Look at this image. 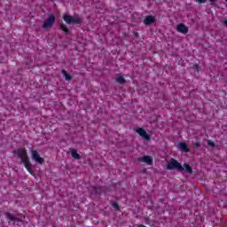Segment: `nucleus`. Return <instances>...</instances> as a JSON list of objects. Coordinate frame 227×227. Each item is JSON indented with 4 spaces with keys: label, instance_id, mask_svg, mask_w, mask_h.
Returning a JSON list of instances; mask_svg holds the SVG:
<instances>
[{
    "label": "nucleus",
    "instance_id": "16",
    "mask_svg": "<svg viewBox=\"0 0 227 227\" xmlns=\"http://www.w3.org/2000/svg\"><path fill=\"white\" fill-rule=\"evenodd\" d=\"M184 169H185L186 173H189V175H192V168L188 163H184L183 166Z\"/></svg>",
    "mask_w": 227,
    "mask_h": 227
},
{
    "label": "nucleus",
    "instance_id": "22",
    "mask_svg": "<svg viewBox=\"0 0 227 227\" xmlns=\"http://www.w3.org/2000/svg\"><path fill=\"white\" fill-rule=\"evenodd\" d=\"M194 145H195V148H200V143H195Z\"/></svg>",
    "mask_w": 227,
    "mask_h": 227
},
{
    "label": "nucleus",
    "instance_id": "7",
    "mask_svg": "<svg viewBox=\"0 0 227 227\" xmlns=\"http://www.w3.org/2000/svg\"><path fill=\"white\" fill-rule=\"evenodd\" d=\"M137 134H139V136H141V137L145 139V141H150L151 139L150 135H148L146 130H145L143 128L137 129Z\"/></svg>",
    "mask_w": 227,
    "mask_h": 227
},
{
    "label": "nucleus",
    "instance_id": "14",
    "mask_svg": "<svg viewBox=\"0 0 227 227\" xmlns=\"http://www.w3.org/2000/svg\"><path fill=\"white\" fill-rule=\"evenodd\" d=\"M61 74L62 75H64L66 81H72V75H70V74H67V70L62 69Z\"/></svg>",
    "mask_w": 227,
    "mask_h": 227
},
{
    "label": "nucleus",
    "instance_id": "24",
    "mask_svg": "<svg viewBox=\"0 0 227 227\" xmlns=\"http://www.w3.org/2000/svg\"><path fill=\"white\" fill-rule=\"evenodd\" d=\"M135 36H136V38H138L139 37V34L136 33Z\"/></svg>",
    "mask_w": 227,
    "mask_h": 227
},
{
    "label": "nucleus",
    "instance_id": "11",
    "mask_svg": "<svg viewBox=\"0 0 227 227\" xmlns=\"http://www.w3.org/2000/svg\"><path fill=\"white\" fill-rule=\"evenodd\" d=\"M178 149L182 150L183 152H189V147H187V145L185 143L180 142L178 144Z\"/></svg>",
    "mask_w": 227,
    "mask_h": 227
},
{
    "label": "nucleus",
    "instance_id": "20",
    "mask_svg": "<svg viewBox=\"0 0 227 227\" xmlns=\"http://www.w3.org/2000/svg\"><path fill=\"white\" fill-rule=\"evenodd\" d=\"M192 68H193V70H196L197 72L200 71V66L198 64L193 65Z\"/></svg>",
    "mask_w": 227,
    "mask_h": 227
},
{
    "label": "nucleus",
    "instance_id": "17",
    "mask_svg": "<svg viewBox=\"0 0 227 227\" xmlns=\"http://www.w3.org/2000/svg\"><path fill=\"white\" fill-rule=\"evenodd\" d=\"M116 82H118L119 84H125V82H127V81L125 80V78L123 76H118L115 79Z\"/></svg>",
    "mask_w": 227,
    "mask_h": 227
},
{
    "label": "nucleus",
    "instance_id": "6",
    "mask_svg": "<svg viewBox=\"0 0 227 227\" xmlns=\"http://www.w3.org/2000/svg\"><path fill=\"white\" fill-rule=\"evenodd\" d=\"M138 162H145V164H148L149 166H152L153 164V158L152 156H144L137 158Z\"/></svg>",
    "mask_w": 227,
    "mask_h": 227
},
{
    "label": "nucleus",
    "instance_id": "9",
    "mask_svg": "<svg viewBox=\"0 0 227 227\" xmlns=\"http://www.w3.org/2000/svg\"><path fill=\"white\" fill-rule=\"evenodd\" d=\"M4 215L10 221H17L18 223H22V220L20 218L16 217L13 214L10 212L4 213Z\"/></svg>",
    "mask_w": 227,
    "mask_h": 227
},
{
    "label": "nucleus",
    "instance_id": "13",
    "mask_svg": "<svg viewBox=\"0 0 227 227\" xmlns=\"http://www.w3.org/2000/svg\"><path fill=\"white\" fill-rule=\"evenodd\" d=\"M71 155L73 159H76L77 160L81 159V154L77 153V149H73L71 151Z\"/></svg>",
    "mask_w": 227,
    "mask_h": 227
},
{
    "label": "nucleus",
    "instance_id": "2",
    "mask_svg": "<svg viewBox=\"0 0 227 227\" xmlns=\"http://www.w3.org/2000/svg\"><path fill=\"white\" fill-rule=\"evenodd\" d=\"M14 157L20 159V164L27 162L29 160V156L27 155V150L26 148H18L12 151Z\"/></svg>",
    "mask_w": 227,
    "mask_h": 227
},
{
    "label": "nucleus",
    "instance_id": "1",
    "mask_svg": "<svg viewBox=\"0 0 227 227\" xmlns=\"http://www.w3.org/2000/svg\"><path fill=\"white\" fill-rule=\"evenodd\" d=\"M63 20L66 24L73 25V26H81L82 24V17L79 16V14H74V16L69 14L63 15Z\"/></svg>",
    "mask_w": 227,
    "mask_h": 227
},
{
    "label": "nucleus",
    "instance_id": "12",
    "mask_svg": "<svg viewBox=\"0 0 227 227\" xmlns=\"http://www.w3.org/2000/svg\"><path fill=\"white\" fill-rule=\"evenodd\" d=\"M25 168L27 169L28 173H30V175H33V169L31 168V161H29V160L27 161H25L24 163Z\"/></svg>",
    "mask_w": 227,
    "mask_h": 227
},
{
    "label": "nucleus",
    "instance_id": "21",
    "mask_svg": "<svg viewBox=\"0 0 227 227\" xmlns=\"http://www.w3.org/2000/svg\"><path fill=\"white\" fill-rule=\"evenodd\" d=\"M196 3H199L200 4H203V3H207V0H195Z\"/></svg>",
    "mask_w": 227,
    "mask_h": 227
},
{
    "label": "nucleus",
    "instance_id": "18",
    "mask_svg": "<svg viewBox=\"0 0 227 227\" xmlns=\"http://www.w3.org/2000/svg\"><path fill=\"white\" fill-rule=\"evenodd\" d=\"M111 205H112L113 208H114L115 210H120V205H118L117 202H114L112 200Z\"/></svg>",
    "mask_w": 227,
    "mask_h": 227
},
{
    "label": "nucleus",
    "instance_id": "5",
    "mask_svg": "<svg viewBox=\"0 0 227 227\" xmlns=\"http://www.w3.org/2000/svg\"><path fill=\"white\" fill-rule=\"evenodd\" d=\"M31 155H32V160L36 162V164H43L45 162V160L40 156V153H38V151L36 150H31Z\"/></svg>",
    "mask_w": 227,
    "mask_h": 227
},
{
    "label": "nucleus",
    "instance_id": "19",
    "mask_svg": "<svg viewBox=\"0 0 227 227\" xmlns=\"http://www.w3.org/2000/svg\"><path fill=\"white\" fill-rule=\"evenodd\" d=\"M207 145L208 146H212L213 148L214 146H215V144L212 140H207Z\"/></svg>",
    "mask_w": 227,
    "mask_h": 227
},
{
    "label": "nucleus",
    "instance_id": "10",
    "mask_svg": "<svg viewBox=\"0 0 227 227\" xmlns=\"http://www.w3.org/2000/svg\"><path fill=\"white\" fill-rule=\"evenodd\" d=\"M155 22V17L149 15L146 16L144 20V24L145 26H151V24H153Z\"/></svg>",
    "mask_w": 227,
    "mask_h": 227
},
{
    "label": "nucleus",
    "instance_id": "23",
    "mask_svg": "<svg viewBox=\"0 0 227 227\" xmlns=\"http://www.w3.org/2000/svg\"><path fill=\"white\" fill-rule=\"evenodd\" d=\"M217 0H208L209 3H215Z\"/></svg>",
    "mask_w": 227,
    "mask_h": 227
},
{
    "label": "nucleus",
    "instance_id": "3",
    "mask_svg": "<svg viewBox=\"0 0 227 227\" xmlns=\"http://www.w3.org/2000/svg\"><path fill=\"white\" fill-rule=\"evenodd\" d=\"M166 169H168V170L176 169V171H179L180 173L184 171V168L182 164H180V162H178L176 160L173 158L168 163Z\"/></svg>",
    "mask_w": 227,
    "mask_h": 227
},
{
    "label": "nucleus",
    "instance_id": "25",
    "mask_svg": "<svg viewBox=\"0 0 227 227\" xmlns=\"http://www.w3.org/2000/svg\"><path fill=\"white\" fill-rule=\"evenodd\" d=\"M153 123H155V120H153Z\"/></svg>",
    "mask_w": 227,
    "mask_h": 227
},
{
    "label": "nucleus",
    "instance_id": "4",
    "mask_svg": "<svg viewBox=\"0 0 227 227\" xmlns=\"http://www.w3.org/2000/svg\"><path fill=\"white\" fill-rule=\"evenodd\" d=\"M54 22H56V16H54V14H50L48 19L44 21L43 28L49 29L52 27Z\"/></svg>",
    "mask_w": 227,
    "mask_h": 227
},
{
    "label": "nucleus",
    "instance_id": "15",
    "mask_svg": "<svg viewBox=\"0 0 227 227\" xmlns=\"http://www.w3.org/2000/svg\"><path fill=\"white\" fill-rule=\"evenodd\" d=\"M59 27L62 31H64L66 35H70V30L68 29V27L65 23L60 24Z\"/></svg>",
    "mask_w": 227,
    "mask_h": 227
},
{
    "label": "nucleus",
    "instance_id": "8",
    "mask_svg": "<svg viewBox=\"0 0 227 227\" xmlns=\"http://www.w3.org/2000/svg\"><path fill=\"white\" fill-rule=\"evenodd\" d=\"M176 31L182 33L183 35H187L189 33V28L184 24L181 23L177 26Z\"/></svg>",
    "mask_w": 227,
    "mask_h": 227
}]
</instances>
